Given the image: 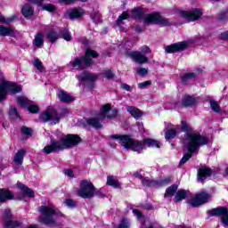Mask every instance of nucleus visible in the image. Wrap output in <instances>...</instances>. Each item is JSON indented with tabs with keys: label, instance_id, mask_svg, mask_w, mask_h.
Segmentation results:
<instances>
[{
	"label": "nucleus",
	"instance_id": "1",
	"mask_svg": "<svg viewBox=\"0 0 228 228\" xmlns=\"http://www.w3.org/2000/svg\"><path fill=\"white\" fill-rule=\"evenodd\" d=\"M112 140H119V143L124 146L125 149H131L134 152H142L147 147H161V142L154 139H144L142 141H134L126 135L118 136L117 134L111 135Z\"/></svg>",
	"mask_w": 228,
	"mask_h": 228
},
{
	"label": "nucleus",
	"instance_id": "2",
	"mask_svg": "<svg viewBox=\"0 0 228 228\" xmlns=\"http://www.w3.org/2000/svg\"><path fill=\"white\" fill-rule=\"evenodd\" d=\"M209 139L204 135H200L199 132H192L186 134V137L183 141V144L187 147V150L190 153L185 154L180 160V167L184 165L191 158L193 152L199 151L200 147L202 145H208Z\"/></svg>",
	"mask_w": 228,
	"mask_h": 228
},
{
	"label": "nucleus",
	"instance_id": "3",
	"mask_svg": "<svg viewBox=\"0 0 228 228\" xmlns=\"http://www.w3.org/2000/svg\"><path fill=\"white\" fill-rule=\"evenodd\" d=\"M81 143V137L77 134H67L61 137L58 141H52L50 145L43 149L45 154H51L53 152H60L65 149H72Z\"/></svg>",
	"mask_w": 228,
	"mask_h": 228
},
{
	"label": "nucleus",
	"instance_id": "4",
	"mask_svg": "<svg viewBox=\"0 0 228 228\" xmlns=\"http://www.w3.org/2000/svg\"><path fill=\"white\" fill-rule=\"evenodd\" d=\"M91 58H99V53L92 49H87L86 51V56L76 58L73 61H70L69 65L72 67V69H76L77 70H83V69H86L89 65H92L94 61Z\"/></svg>",
	"mask_w": 228,
	"mask_h": 228
},
{
	"label": "nucleus",
	"instance_id": "5",
	"mask_svg": "<svg viewBox=\"0 0 228 228\" xmlns=\"http://www.w3.org/2000/svg\"><path fill=\"white\" fill-rule=\"evenodd\" d=\"M38 211L41 213L42 216L38 218V222L41 224H45V225H53L54 224V219H53V216H56L58 215H61L56 208L53 205L46 206H41L38 209Z\"/></svg>",
	"mask_w": 228,
	"mask_h": 228
},
{
	"label": "nucleus",
	"instance_id": "6",
	"mask_svg": "<svg viewBox=\"0 0 228 228\" xmlns=\"http://www.w3.org/2000/svg\"><path fill=\"white\" fill-rule=\"evenodd\" d=\"M77 194L82 199H92L94 195H99V193L95 191V186H94V183L89 180L80 181L79 190Z\"/></svg>",
	"mask_w": 228,
	"mask_h": 228
},
{
	"label": "nucleus",
	"instance_id": "7",
	"mask_svg": "<svg viewBox=\"0 0 228 228\" xmlns=\"http://www.w3.org/2000/svg\"><path fill=\"white\" fill-rule=\"evenodd\" d=\"M8 92L12 94H19L22 92V86L12 82L3 81L0 84V102H3L6 99Z\"/></svg>",
	"mask_w": 228,
	"mask_h": 228
},
{
	"label": "nucleus",
	"instance_id": "8",
	"mask_svg": "<svg viewBox=\"0 0 228 228\" xmlns=\"http://www.w3.org/2000/svg\"><path fill=\"white\" fill-rule=\"evenodd\" d=\"M141 52L134 51V52H127L126 55L134 60L135 63H140L143 65V63H149V58L145 56V54H151V50L149 46L143 45L140 48Z\"/></svg>",
	"mask_w": 228,
	"mask_h": 228
},
{
	"label": "nucleus",
	"instance_id": "9",
	"mask_svg": "<svg viewBox=\"0 0 228 228\" xmlns=\"http://www.w3.org/2000/svg\"><path fill=\"white\" fill-rule=\"evenodd\" d=\"M143 22L144 24H158L159 26H170L172 24L168 19L160 16L159 12L147 14L143 18Z\"/></svg>",
	"mask_w": 228,
	"mask_h": 228
},
{
	"label": "nucleus",
	"instance_id": "10",
	"mask_svg": "<svg viewBox=\"0 0 228 228\" xmlns=\"http://www.w3.org/2000/svg\"><path fill=\"white\" fill-rule=\"evenodd\" d=\"M39 119L41 122H50L52 126H54L60 123V115L54 109L49 108L40 115Z\"/></svg>",
	"mask_w": 228,
	"mask_h": 228
},
{
	"label": "nucleus",
	"instance_id": "11",
	"mask_svg": "<svg viewBox=\"0 0 228 228\" xmlns=\"http://www.w3.org/2000/svg\"><path fill=\"white\" fill-rule=\"evenodd\" d=\"M209 199H211V195L207 192H199L195 196L191 197L190 201V206L191 208H199V206H202V204H206L209 202Z\"/></svg>",
	"mask_w": 228,
	"mask_h": 228
},
{
	"label": "nucleus",
	"instance_id": "12",
	"mask_svg": "<svg viewBox=\"0 0 228 228\" xmlns=\"http://www.w3.org/2000/svg\"><path fill=\"white\" fill-rule=\"evenodd\" d=\"M178 15L189 22L199 20L202 17V11L200 9H193L192 11H179Z\"/></svg>",
	"mask_w": 228,
	"mask_h": 228
},
{
	"label": "nucleus",
	"instance_id": "13",
	"mask_svg": "<svg viewBox=\"0 0 228 228\" xmlns=\"http://www.w3.org/2000/svg\"><path fill=\"white\" fill-rule=\"evenodd\" d=\"M117 115H118V110H117V109L111 110V105L107 103L102 106L101 112L98 117L101 120H104V118H117Z\"/></svg>",
	"mask_w": 228,
	"mask_h": 228
},
{
	"label": "nucleus",
	"instance_id": "14",
	"mask_svg": "<svg viewBox=\"0 0 228 228\" xmlns=\"http://www.w3.org/2000/svg\"><path fill=\"white\" fill-rule=\"evenodd\" d=\"M212 216H222L224 227H228V210L225 207L216 208L211 210Z\"/></svg>",
	"mask_w": 228,
	"mask_h": 228
},
{
	"label": "nucleus",
	"instance_id": "15",
	"mask_svg": "<svg viewBox=\"0 0 228 228\" xmlns=\"http://www.w3.org/2000/svg\"><path fill=\"white\" fill-rule=\"evenodd\" d=\"M4 227L5 228L20 227V222L12 220V211H10V209L4 210Z\"/></svg>",
	"mask_w": 228,
	"mask_h": 228
},
{
	"label": "nucleus",
	"instance_id": "16",
	"mask_svg": "<svg viewBox=\"0 0 228 228\" xmlns=\"http://www.w3.org/2000/svg\"><path fill=\"white\" fill-rule=\"evenodd\" d=\"M188 47V43L186 41L178 42L165 47L166 53H179V51H184Z\"/></svg>",
	"mask_w": 228,
	"mask_h": 228
},
{
	"label": "nucleus",
	"instance_id": "17",
	"mask_svg": "<svg viewBox=\"0 0 228 228\" xmlns=\"http://www.w3.org/2000/svg\"><path fill=\"white\" fill-rule=\"evenodd\" d=\"M212 171L208 167H201L198 171V181L204 183L207 177L211 176Z\"/></svg>",
	"mask_w": 228,
	"mask_h": 228
},
{
	"label": "nucleus",
	"instance_id": "18",
	"mask_svg": "<svg viewBox=\"0 0 228 228\" xmlns=\"http://www.w3.org/2000/svg\"><path fill=\"white\" fill-rule=\"evenodd\" d=\"M6 200H13V193L8 189H0V202H6Z\"/></svg>",
	"mask_w": 228,
	"mask_h": 228
},
{
	"label": "nucleus",
	"instance_id": "19",
	"mask_svg": "<svg viewBox=\"0 0 228 228\" xmlns=\"http://www.w3.org/2000/svg\"><path fill=\"white\" fill-rule=\"evenodd\" d=\"M57 96L61 102H72V101H74V97L65 91H59Z\"/></svg>",
	"mask_w": 228,
	"mask_h": 228
},
{
	"label": "nucleus",
	"instance_id": "20",
	"mask_svg": "<svg viewBox=\"0 0 228 228\" xmlns=\"http://www.w3.org/2000/svg\"><path fill=\"white\" fill-rule=\"evenodd\" d=\"M81 81H89L93 83L94 81H97L99 79V77L94 73L89 72H84L80 75Z\"/></svg>",
	"mask_w": 228,
	"mask_h": 228
},
{
	"label": "nucleus",
	"instance_id": "21",
	"mask_svg": "<svg viewBox=\"0 0 228 228\" xmlns=\"http://www.w3.org/2000/svg\"><path fill=\"white\" fill-rule=\"evenodd\" d=\"M26 154V150L21 149L17 151V153L14 155V163L16 165H22V161L24 159V156Z\"/></svg>",
	"mask_w": 228,
	"mask_h": 228
},
{
	"label": "nucleus",
	"instance_id": "22",
	"mask_svg": "<svg viewBox=\"0 0 228 228\" xmlns=\"http://www.w3.org/2000/svg\"><path fill=\"white\" fill-rule=\"evenodd\" d=\"M177 133H179V126H175L167 130L165 135L166 140H173V138H175V136H177Z\"/></svg>",
	"mask_w": 228,
	"mask_h": 228
},
{
	"label": "nucleus",
	"instance_id": "23",
	"mask_svg": "<svg viewBox=\"0 0 228 228\" xmlns=\"http://www.w3.org/2000/svg\"><path fill=\"white\" fill-rule=\"evenodd\" d=\"M126 111L130 113L134 118H140V117H142V111L136 107L128 106Z\"/></svg>",
	"mask_w": 228,
	"mask_h": 228
},
{
	"label": "nucleus",
	"instance_id": "24",
	"mask_svg": "<svg viewBox=\"0 0 228 228\" xmlns=\"http://www.w3.org/2000/svg\"><path fill=\"white\" fill-rule=\"evenodd\" d=\"M187 196H188V191L183 189L178 190L175 196V203L181 202V200H184V199H186Z\"/></svg>",
	"mask_w": 228,
	"mask_h": 228
},
{
	"label": "nucleus",
	"instance_id": "25",
	"mask_svg": "<svg viewBox=\"0 0 228 228\" xmlns=\"http://www.w3.org/2000/svg\"><path fill=\"white\" fill-rule=\"evenodd\" d=\"M71 19H79L85 15V11L81 8L71 10L69 13Z\"/></svg>",
	"mask_w": 228,
	"mask_h": 228
},
{
	"label": "nucleus",
	"instance_id": "26",
	"mask_svg": "<svg viewBox=\"0 0 228 228\" xmlns=\"http://www.w3.org/2000/svg\"><path fill=\"white\" fill-rule=\"evenodd\" d=\"M101 118H88L86 119V123L88 124V126H92V127H95L96 129L101 128L102 126L101 125Z\"/></svg>",
	"mask_w": 228,
	"mask_h": 228
},
{
	"label": "nucleus",
	"instance_id": "27",
	"mask_svg": "<svg viewBox=\"0 0 228 228\" xmlns=\"http://www.w3.org/2000/svg\"><path fill=\"white\" fill-rule=\"evenodd\" d=\"M21 13L26 19L33 17L34 11L28 4H25L21 9Z\"/></svg>",
	"mask_w": 228,
	"mask_h": 228
},
{
	"label": "nucleus",
	"instance_id": "28",
	"mask_svg": "<svg viewBox=\"0 0 228 228\" xmlns=\"http://www.w3.org/2000/svg\"><path fill=\"white\" fill-rule=\"evenodd\" d=\"M107 185L112 186V188H120V182L115 176H107Z\"/></svg>",
	"mask_w": 228,
	"mask_h": 228
},
{
	"label": "nucleus",
	"instance_id": "29",
	"mask_svg": "<svg viewBox=\"0 0 228 228\" xmlns=\"http://www.w3.org/2000/svg\"><path fill=\"white\" fill-rule=\"evenodd\" d=\"M17 186L18 188H20L21 191H23L27 197H35V192L31 189L26 187L23 183H18Z\"/></svg>",
	"mask_w": 228,
	"mask_h": 228
},
{
	"label": "nucleus",
	"instance_id": "30",
	"mask_svg": "<svg viewBox=\"0 0 228 228\" xmlns=\"http://www.w3.org/2000/svg\"><path fill=\"white\" fill-rule=\"evenodd\" d=\"M143 186L159 188V182L156 180H151L149 178H143L142 180Z\"/></svg>",
	"mask_w": 228,
	"mask_h": 228
},
{
	"label": "nucleus",
	"instance_id": "31",
	"mask_svg": "<svg viewBox=\"0 0 228 228\" xmlns=\"http://www.w3.org/2000/svg\"><path fill=\"white\" fill-rule=\"evenodd\" d=\"M33 44L36 47H43L44 46V35L42 33H37L35 36Z\"/></svg>",
	"mask_w": 228,
	"mask_h": 228
},
{
	"label": "nucleus",
	"instance_id": "32",
	"mask_svg": "<svg viewBox=\"0 0 228 228\" xmlns=\"http://www.w3.org/2000/svg\"><path fill=\"white\" fill-rule=\"evenodd\" d=\"M195 102H197L195 98H193L191 96L185 95L183 98L182 106H185V107L193 106V104H195Z\"/></svg>",
	"mask_w": 228,
	"mask_h": 228
},
{
	"label": "nucleus",
	"instance_id": "33",
	"mask_svg": "<svg viewBox=\"0 0 228 228\" xmlns=\"http://www.w3.org/2000/svg\"><path fill=\"white\" fill-rule=\"evenodd\" d=\"M131 13L132 19H141L142 16L143 15V9L140 7L134 8Z\"/></svg>",
	"mask_w": 228,
	"mask_h": 228
},
{
	"label": "nucleus",
	"instance_id": "34",
	"mask_svg": "<svg viewBox=\"0 0 228 228\" xmlns=\"http://www.w3.org/2000/svg\"><path fill=\"white\" fill-rule=\"evenodd\" d=\"M10 35H13V30L10 28H6L0 25V36L8 37Z\"/></svg>",
	"mask_w": 228,
	"mask_h": 228
},
{
	"label": "nucleus",
	"instance_id": "35",
	"mask_svg": "<svg viewBox=\"0 0 228 228\" xmlns=\"http://www.w3.org/2000/svg\"><path fill=\"white\" fill-rule=\"evenodd\" d=\"M177 191V185H171L167 188V191L165 192L164 197H174L175 192Z\"/></svg>",
	"mask_w": 228,
	"mask_h": 228
},
{
	"label": "nucleus",
	"instance_id": "36",
	"mask_svg": "<svg viewBox=\"0 0 228 228\" xmlns=\"http://www.w3.org/2000/svg\"><path fill=\"white\" fill-rule=\"evenodd\" d=\"M17 102L20 106L26 107L31 104V102L28 100L25 96H20L17 98Z\"/></svg>",
	"mask_w": 228,
	"mask_h": 228
},
{
	"label": "nucleus",
	"instance_id": "37",
	"mask_svg": "<svg viewBox=\"0 0 228 228\" xmlns=\"http://www.w3.org/2000/svg\"><path fill=\"white\" fill-rule=\"evenodd\" d=\"M60 34L67 42H70L72 40V36H70L68 29L61 30Z\"/></svg>",
	"mask_w": 228,
	"mask_h": 228
},
{
	"label": "nucleus",
	"instance_id": "38",
	"mask_svg": "<svg viewBox=\"0 0 228 228\" xmlns=\"http://www.w3.org/2000/svg\"><path fill=\"white\" fill-rule=\"evenodd\" d=\"M193 77H197V75L195 73H186L182 77V81L183 83H186V81H190V79H193Z\"/></svg>",
	"mask_w": 228,
	"mask_h": 228
},
{
	"label": "nucleus",
	"instance_id": "39",
	"mask_svg": "<svg viewBox=\"0 0 228 228\" xmlns=\"http://www.w3.org/2000/svg\"><path fill=\"white\" fill-rule=\"evenodd\" d=\"M15 20V15L9 18H4V16H0V22H4V24H12Z\"/></svg>",
	"mask_w": 228,
	"mask_h": 228
},
{
	"label": "nucleus",
	"instance_id": "40",
	"mask_svg": "<svg viewBox=\"0 0 228 228\" xmlns=\"http://www.w3.org/2000/svg\"><path fill=\"white\" fill-rule=\"evenodd\" d=\"M34 67L40 72L44 71V64L41 62L40 59L34 60Z\"/></svg>",
	"mask_w": 228,
	"mask_h": 228
},
{
	"label": "nucleus",
	"instance_id": "41",
	"mask_svg": "<svg viewBox=\"0 0 228 228\" xmlns=\"http://www.w3.org/2000/svg\"><path fill=\"white\" fill-rule=\"evenodd\" d=\"M43 10L45 12H50L51 13L56 12V6L53 5L52 4H46L43 5Z\"/></svg>",
	"mask_w": 228,
	"mask_h": 228
},
{
	"label": "nucleus",
	"instance_id": "42",
	"mask_svg": "<svg viewBox=\"0 0 228 228\" xmlns=\"http://www.w3.org/2000/svg\"><path fill=\"white\" fill-rule=\"evenodd\" d=\"M47 38H49L50 42H56V40H58V38H59V36L56 32L50 31L47 34Z\"/></svg>",
	"mask_w": 228,
	"mask_h": 228
},
{
	"label": "nucleus",
	"instance_id": "43",
	"mask_svg": "<svg viewBox=\"0 0 228 228\" xmlns=\"http://www.w3.org/2000/svg\"><path fill=\"white\" fill-rule=\"evenodd\" d=\"M127 19H129V14H127V12H123L117 20V24L120 26L122 21L127 20Z\"/></svg>",
	"mask_w": 228,
	"mask_h": 228
},
{
	"label": "nucleus",
	"instance_id": "44",
	"mask_svg": "<svg viewBox=\"0 0 228 228\" xmlns=\"http://www.w3.org/2000/svg\"><path fill=\"white\" fill-rule=\"evenodd\" d=\"M210 107L216 113L220 111V105L216 101H210Z\"/></svg>",
	"mask_w": 228,
	"mask_h": 228
},
{
	"label": "nucleus",
	"instance_id": "45",
	"mask_svg": "<svg viewBox=\"0 0 228 228\" xmlns=\"http://www.w3.org/2000/svg\"><path fill=\"white\" fill-rule=\"evenodd\" d=\"M136 74L140 76L141 77H143L149 74V69L145 68H141L136 69Z\"/></svg>",
	"mask_w": 228,
	"mask_h": 228
},
{
	"label": "nucleus",
	"instance_id": "46",
	"mask_svg": "<svg viewBox=\"0 0 228 228\" xmlns=\"http://www.w3.org/2000/svg\"><path fill=\"white\" fill-rule=\"evenodd\" d=\"M102 75L106 79H113V77H115V75L110 69L103 70Z\"/></svg>",
	"mask_w": 228,
	"mask_h": 228
},
{
	"label": "nucleus",
	"instance_id": "47",
	"mask_svg": "<svg viewBox=\"0 0 228 228\" xmlns=\"http://www.w3.org/2000/svg\"><path fill=\"white\" fill-rule=\"evenodd\" d=\"M21 133L23 134H26L27 136H31V133H33V131L31 130V128H29L28 126H22Z\"/></svg>",
	"mask_w": 228,
	"mask_h": 228
},
{
	"label": "nucleus",
	"instance_id": "48",
	"mask_svg": "<svg viewBox=\"0 0 228 228\" xmlns=\"http://www.w3.org/2000/svg\"><path fill=\"white\" fill-rule=\"evenodd\" d=\"M151 85V81H144L138 84V87L141 88V90H143V88H147V86H150Z\"/></svg>",
	"mask_w": 228,
	"mask_h": 228
},
{
	"label": "nucleus",
	"instance_id": "49",
	"mask_svg": "<svg viewBox=\"0 0 228 228\" xmlns=\"http://www.w3.org/2000/svg\"><path fill=\"white\" fill-rule=\"evenodd\" d=\"M29 113H38V106L37 105H30L28 107Z\"/></svg>",
	"mask_w": 228,
	"mask_h": 228
},
{
	"label": "nucleus",
	"instance_id": "50",
	"mask_svg": "<svg viewBox=\"0 0 228 228\" xmlns=\"http://www.w3.org/2000/svg\"><path fill=\"white\" fill-rule=\"evenodd\" d=\"M170 181H171L170 177H167V178L161 180L160 182H159V187L165 186V184H168V183H170Z\"/></svg>",
	"mask_w": 228,
	"mask_h": 228
},
{
	"label": "nucleus",
	"instance_id": "51",
	"mask_svg": "<svg viewBox=\"0 0 228 228\" xmlns=\"http://www.w3.org/2000/svg\"><path fill=\"white\" fill-rule=\"evenodd\" d=\"M118 228H129V222L126 219L121 221Z\"/></svg>",
	"mask_w": 228,
	"mask_h": 228
},
{
	"label": "nucleus",
	"instance_id": "52",
	"mask_svg": "<svg viewBox=\"0 0 228 228\" xmlns=\"http://www.w3.org/2000/svg\"><path fill=\"white\" fill-rule=\"evenodd\" d=\"M65 204L68 206V208H74V206H76V202H74L72 200H66Z\"/></svg>",
	"mask_w": 228,
	"mask_h": 228
},
{
	"label": "nucleus",
	"instance_id": "53",
	"mask_svg": "<svg viewBox=\"0 0 228 228\" xmlns=\"http://www.w3.org/2000/svg\"><path fill=\"white\" fill-rule=\"evenodd\" d=\"M64 174L65 175H68V177H74V171H72L71 169H66L64 170Z\"/></svg>",
	"mask_w": 228,
	"mask_h": 228
},
{
	"label": "nucleus",
	"instance_id": "54",
	"mask_svg": "<svg viewBox=\"0 0 228 228\" xmlns=\"http://www.w3.org/2000/svg\"><path fill=\"white\" fill-rule=\"evenodd\" d=\"M227 17H228L227 12H221L219 14V20H225V19H227Z\"/></svg>",
	"mask_w": 228,
	"mask_h": 228
},
{
	"label": "nucleus",
	"instance_id": "55",
	"mask_svg": "<svg viewBox=\"0 0 228 228\" xmlns=\"http://www.w3.org/2000/svg\"><path fill=\"white\" fill-rule=\"evenodd\" d=\"M10 111L11 115H14V117H19V111H17V109L15 107H11Z\"/></svg>",
	"mask_w": 228,
	"mask_h": 228
},
{
	"label": "nucleus",
	"instance_id": "56",
	"mask_svg": "<svg viewBox=\"0 0 228 228\" xmlns=\"http://www.w3.org/2000/svg\"><path fill=\"white\" fill-rule=\"evenodd\" d=\"M133 213H134V215H135V216H137L138 220H140V218H142V212L139 210L134 209Z\"/></svg>",
	"mask_w": 228,
	"mask_h": 228
},
{
	"label": "nucleus",
	"instance_id": "57",
	"mask_svg": "<svg viewBox=\"0 0 228 228\" xmlns=\"http://www.w3.org/2000/svg\"><path fill=\"white\" fill-rule=\"evenodd\" d=\"M220 39L221 40H228V30L226 32H224V33H222L220 35Z\"/></svg>",
	"mask_w": 228,
	"mask_h": 228
},
{
	"label": "nucleus",
	"instance_id": "58",
	"mask_svg": "<svg viewBox=\"0 0 228 228\" xmlns=\"http://www.w3.org/2000/svg\"><path fill=\"white\" fill-rule=\"evenodd\" d=\"M121 88H122L123 90H126V92L131 91V86H129V85H127V84H122V85H121Z\"/></svg>",
	"mask_w": 228,
	"mask_h": 228
},
{
	"label": "nucleus",
	"instance_id": "59",
	"mask_svg": "<svg viewBox=\"0 0 228 228\" xmlns=\"http://www.w3.org/2000/svg\"><path fill=\"white\" fill-rule=\"evenodd\" d=\"M182 131H188V123L182 121Z\"/></svg>",
	"mask_w": 228,
	"mask_h": 228
},
{
	"label": "nucleus",
	"instance_id": "60",
	"mask_svg": "<svg viewBox=\"0 0 228 228\" xmlns=\"http://www.w3.org/2000/svg\"><path fill=\"white\" fill-rule=\"evenodd\" d=\"M60 3H63L64 4H70V3H76L77 0H59Z\"/></svg>",
	"mask_w": 228,
	"mask_h": 228
},
{
	"label": "nucleus",
	"instance_id": "61",
	"mask_svg": "<svg viewBox=\"0 0 228 228\" xmlns=\"http://www.w3.org/2000/svg\"><path fill=\"white\" fill-rule=\"evenodd\" d=\"M44 0H28V3H32L33 4H40Z\"/></svg>",
	"mask_w": 228,
	"mask_h": 228
},
{
	"label": "nucleus",
	"instance_id": "62",
	"mask_svg": "<svg viewBox=\"0 0 228 228\" xmlns=\"http://www.w3.org/2000/svg\"><path fill=\"white\" fill-rule=\"evenodd\" d=\"M134 31H136L137 33H141V31H142V29L140 28V26H135L134 27Z\"/></svg>",
	"mask_w": 228,
	"mask_h": 228
},
{
	"label": "nucleus",
	"instance_id": "63",
	"mask_svg": "<svg viewBox=\"0 0 228 228\" xmlns=\"http://www.w3.org/2000/svg\"><path fill=\"white\" fill-rule=\"evenodd\" d=\"M137 126L139 127V131H143V124L142 123H138Z\"/></svg>",
	"mask_w": 228,
	"mask_h": 228
},
{
	"label": "nucleus",
	"instance_id": "64",
	"mask_svg": "<svg viewBox=\"0 0 228 228\" xmlns=\"http://www.w3.org/2000/svg\"><path fill=\"white\" fill-rule=\"evenodd\" d=\"M28 228H38V227L37 225H35V224H30V225H28Z\"/></svg>",
	"mask_w": 228,
	"mask_h": 228
}]
</instances>
